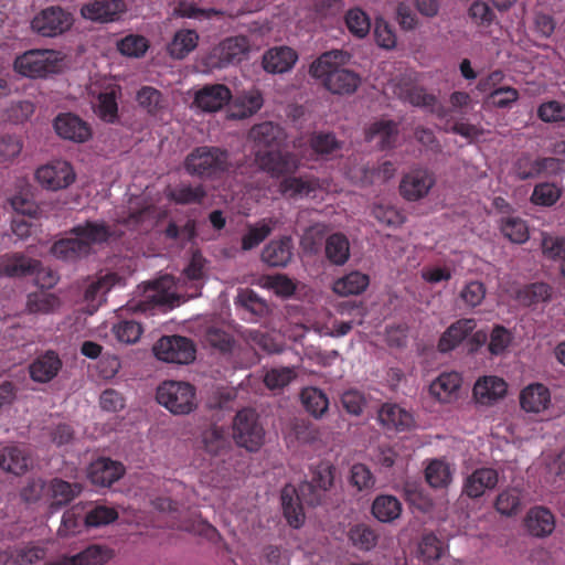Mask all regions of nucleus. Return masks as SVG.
<instances>
[{"label":"nucleus","mask_w":565,"mask_h":565,"mask_svg":"<svg viewBox=\"0 0 565 565\" xmlns=\"http://www.w3.org/2000/svg\"><path fill=\"white\" fill-rule=\"evenodd\" d=\"M334 467L328 461H321L311 469V480L302 482L298 490L286 486L281 490V507L290 526L298 529L305 521L302 503L316 507L321 503L323 493L334 481Z\"/></svg>","instance_id":"obj_1"},{"label":"nucleus","mask_w":565,"mask_h":565,"mask_svg":"<svg viewBox=\"0 0 565 565\" xmlns=\"http://www.w3.org/2000/svg\"><path fill=\"white\" fill-rule=\"evenodd\" d=\"M344 63L342 51H328L311 63L309 73L332 94H353L361 81L355 72L342 67Z\"/></svg>","instance_id":"obj_2"},{"label":"nucleus","mask_w":565,"mask_h":565,"mask_svg":"<svg viewBox=\"0 0 565 565\" xmlns=\"http://www.w3.org/2000/svg\"><path fill=\"white\" fill-rule=\"evenodd\" d=\"M230 152L213 146L194 148L184 160L188 174L202 180L221 178L230 169Z\"/></svg>","instance_id":"obj_3"},{"label":"nucleus","mask_w":565,"mask_h":565,"mask_svg":"<svg viewBox=\"0 0 565 565\" xmlns=\"http://www.w3.org/2000/svg\"><path fill=\"white\" fill-rule=\"evenodd\" d=\"M157 401L174 415H184L195 408V388L186 382L166 381L157 390Z\"/></svg>","instance_id":"obj_4"},{"label":"nucleus","mask_w":565,"mask_h":565,"mask_svg":"<svg viewBox=\"0 0 565 565\" xmlns=\"http://www.w3.org/2000/svg\"><path fill=\"white\" fill-rule=\"evenodd\" d=\"M265 431L252 408L237 412L233 420V438L237 446L248 451H257L264 443Z\"/></svg>","instance_id":"obj_5"},{"label":"nucleus","mask_w":565,"mask_h":565,"mask_svg":"<svg viewBox=\"0 0 565 565\" xmlns=\"http://www.w3.org/2000/svg\"><path fill=\"white\" fill-rule=\"evenodd\" d=\"M58 53L53 50H30L14 60V70L26 77H45L58 71Z\"/></svg>","instance_id":"obj_6"},{"label":"nucleus","mask_w":565,"mask_h":565,"mask_svg":"<svg viewBox=\"0 0 565 565\" xmlns=\"http://www.w3.org/2000/svg\"><path fill=\"white\" fill-rule=\"evenodd\" d=\"M153 352L164 362L189 364L194 361L196 349L192 340L186 337L166 335L154 344Z\"/></svg>","instance_id":"obj_7"},{"label":"nucleus","mask_w":565,"mask_h":565,"mask_svg":"<svg viewBox=\"0 0 565 565\" xmlns=\"http://www.w3.org/2000/svg\"><path fill=\"white\" fill-rule=\"evenodd\" d=\"M34 175L38 183L50 191L67 189L76 180L73 166L65 160H52L41 166Z\"/></svg>","instance_id":"obj_8"},{"label":"nucleus","mask_w":565,"mask_h":565,"mask_svg":"<svg viewBox=\"0 0 565 565\" xmlns=\"http://www.w3.org/2000/svg\"><path fill=\"white\" fill-rule=\"evenodd\" d=\"M255 160L259 168L273 178L295 174L300 167V159L290 151L257 150Z\"/></svg>","instance_id":"obj_9"},{"label":"nucleus","mask_w":565,"mask_h":565,"mask_svg":"<svg viewBox=\"0 0 565 565\" xmlns=\"http://www.w3.org/2000/svg\"><path fill=\"white\" fill-rule=\"evenodd\" d=\"M436 179L426 168H414L405 173L399 182V194L408 202H416L428 195Z\"/></svg>","instance_id":"obj_10"},{"label":"nucleus","mask_w":565,"mask_h":565,"mask_svg":"<svg viewBox=\"0 0 565 565\" xmlns=\"http://www.w3.org/2000/svg\"><path fill=\"white\" fill-rule=\"evenodd\" d=\"M563 161L554 157L532 159L530 156H521L514 171L520 180H530L541 177L556 175L562 171Z\"/></svg>","instance_id":"obj_11"},{"label":"nucleus","mask_w":565,"mask_h":565,"mask_svg":"<svg viewBox=\"0 0 565 565\" xmlns=\"http://www.w3.org/2000/svg\"><path fill=\"white\" fill-rule=\"evenodd\" d=\"M73 24L71 13L60 7L44 9L32 20V29L43 36H56Z\"/></svg>","instance_id":"obj_12"},{"label":"nucleus","mask_w":565,"mask_h":565,"mask_svg":"<svg viewBox=\"0 0 565 565\" xmlns=\"http://www.w3.org/2000/svg\"><path fill=\"white\" fill-rule=\"evenodd\" d=\"M401 98L414 107L435 115L438 119H446L450 114V109L441 105L435 94L428 93L422 86L411 85L405 87L402 90Z\"/></svg>","instance_id":"obj_13"},{"label":"nucleus","mask_w":565,"mask_h":565,"mask_svg":"<svg viewBox=\"0 0 565 565\" xmlns=\"http://www.w3.org/2000/svg\"><path fill=\"white\" fill-rule=\"evenodd\" d=\"M126 11L124 0H90L81 8V15L93 22L108 23L119 19Z\"/></svg>","instance_id":"obj_14"},{"label":"nucleus","mask_w":565,"mask_h":565,"mask_svg":"<svg viewBox=\"0 0 565 565\" xmlns=\"http://www.w3.org/2000/svg\"><path fill=\"white\" fill-rule=\"evenodd\" d=\"M232 99L230 88L224 84H210L195 93L194 105L205 113H215L222 109Z\"/></svg>","instance_id":"obj_15"},{"label":"nucleus","mask_w":565,"mask_h":565,"mask_svg":"<svg viewBox=\"0 0 565 565\" xmlns=\"http://www.w3.org/2000/svg\"><path fill=\"white\" fill-rule=\"evenodd\" d=\"M54 129L60 137L75 142H85L92 136L88 124L71 113L57 115L54 119Z\"/></svg>","instance_id":"obj_16"},{"label":"nucleus","mask_w":565,"mask_h":565,"mask_svg":"<svg viewBox=\"0 0 565 565\" xmlns=\"http://www.w3.org/2000/svg\"><path fill=\"white\" fill-rule=\"evenodd\" d=\"M320 186V181L315 175L290 174L280 180L278 191L287 199L298 200L315 194Z\"/></svg>","instance_id":"obj_17"},{"label":"nucleus","mask_w":565,"mask_h":565,"mask_svg":"<svg viewBox=\"0 0 565 565\" xmlns=\"http://www.w3.org/2000/svg\"><path fill=\"white\" fill-rule=\"evenodd\" d=\"M125 473V467L121 462L109 458H98L93 461L88 468V478L90 482L99 487H110L119 480Z\"/></svg>","instance_id":"obj_18"},{"label":"nucleus","mask_w":565,"mask_h":565,"mask_svg":"<svg viewBox=\"0 0 565 565\" xmlns=\"http://www.w3.org/2000/svg\"><path fill=\"white\" fill-rule=\"evenodd\" d=\"M499 482V473L493 468H478L469 475L462 487V493L470 499L482 497L488 490H492Z\"/></svg>","instance_id":"obj_19"},{"label":"nucleus","mask_w":565,"mask_h":565,"mask_svg":"<svg viewBox=\"0 0 565 565\" xmlns=\"http://www.w3.org/2000/svg\"><path fill=\"white\" fill-rule=\"evenodd\" d=\"M68 235H76L82 242L88 245L92 253L94 245L107 243L113 236L111 227L104 221H85L73 226L68 231Z\"/></svg>","instance_id":"obj_20"},{"label":"nucleus","mask_w":565,"mask_h":565,"mask_svg":"<svg viewBox=\"0 0 565 565\" xmlns=\"http://www.w3.org/2000/svg\"><path fill=\"white\" fill-rule=\"evenodd\" d=\"M199 441L210 456H221L231 448L228 430L217 424H210L202 428Z\"/></svg>","instance_id":"obj_21"},{"label":"nucleus","mask_w":565,"mask_h":565,"mask_svg":"<svg viewBox=\"0 0 565 565\" xmlns=\"http://www.w3.org/2000/svg\"><path fill=\"white\" fill-rule=\"evenodd\" d=\"M294 256V242L290 236L271 239L262 250V260L270 267H286Z\"/></svg>","instance_id":"obj_22"},{"label":"nucleus","mask_w":565,"mask_h":565,"mask_svg":"<svg viewBox=\"0 0 565 565\" xmlns=\"http://www.w3.org/2000/svg\"><path fill=\"white\" fill-rule=\"evenodd\" d=\"M62 367L58 354L52 350L39 355L29 366L30 376L39 383L53 380Z\"/></svg>","instance_id":"obj_23"},{"label":"nucleus","mask_w":565,"mask_h":565,"mask_svg":"<svg viewBox=\"0 0 565 565\" xmlns=\"http://www.w3.org/2000/svg\"><path fill=\"white\" fill-rule=\"evenodd\" d=\"M380 423L387 429L404 431L414 424L413 415L394 403H384L377 414Z\"/></svg>","instance_id":"obj_24"},{"label":"nucleus","mask_w":565,"mask_h":565,"mask_svg":"<svg viewBox=\"0 0 565 565\" xmlns=\"http://www.w3.org/2000/svg\"><path fill=\"white\" fill-rule=\"evenodd\" d=\"M298 60V54L289 46H276L269 49L263 56V67L268 73H285L292 68Z\"/></svg>","instance_id":"obj_25"},{"label":"nucleus","mask_w":565,"mask_h":565,"mask_svg":"<svg viewBox=\"0 0 565 565\" xmlns=\"http://www.w3.org/2000/svg\"><path fill=\"white\" fill-rule=\"evenodd\" d=\"M39 266V260L20 253L6 254L0 257V276H31Z\"/></svg>","instance_id":"obj_26"},{"label":"nucleus","mask_w":565,"mask_h":565,"mask_svg":"<svg viewBox=\"0 0 565 565\" xmlns=\"http://www.w3.org/2000/svg\"><path fill=\"white\" fill-rule=\"evenodd\" d=\"M460 386V374L457 372H446L431 382L429 393L440 403H451L457 399Z\"/></svg>","instance_id":"obj_27"},{"label":"nucleus","mask_w":565,"mask_h":565,"mask_svg":"<svg viewBox=\"0 0 565 565\" xmlns=\"http://www.w3.org/2000/svg\"><path fill=\"white\" fill-rule=\"evenodd\" d=\"M524 524L531 535L545 537L555 529V516L547 508L534 507L526 513Z\"/></svg>","instance_id":"obj_28"},{"label":"nucleus","mask_w":565,"mask_h":565,"mask_svg":"<svg viewBox=\"0 0 565 565\" xmlns=\"http://www.w3.org/2000/svg\"><path fill=\"white\" fill-rule=\"evenodd\" d=\"M520 404L526 413H541L551 405V392L541 383L530 384L522 390Z\"/></svg>","instance_id":"obj_29"},{"label":"nucleus","mask_w":565,"mask_h":565,"mask_svg":"<svg viewBox=\"0 0 565 565\" xmlns=\"http://www.w3.org/2000/svg\"><path fill=\"white\" fill-rule=\"evenodd\" d=\"M507 383L497 376H484L476 382L473 397L483 405H490L507 393Z\"/></svg>","instance_id":"obj_30"},{"label":"nucleus","mask_w":565,"mask_h":565,"mask_svg":"<svg viewBox=\"0 0 565 565\" xmlns=\"http://www.w3.org/2000/svg\"><path fill=\"white\" fill-rule=\"evenodd\" d=\"M473 319H459L450 324L438 342L440 352H449L458 347L476 328Z\"/></svg>","instance_id":"obj_31"},{"label":"nucleus","mask_w":565,"mask_h":565,"mask_svg":"<svg viewBox=\"0 0 565 565\" xmlns=\"http://www.w3.org/2000/svg\"><path fill=\"white\" fill-rule=\"evenodd\" d=\"M30 457L25 448L19 445L6 446L0 450V469L20 476L29 468Z\"/></svg>","instance_id":"obj_32"},{"label":"nucleus","mask_w":565,"mask_h":565,"mask_svg":"<svg viewBox=\"0 0 565 565\" xmlns=\"http://www.w3.org/2000/svg\"><path fill=\"white\" fill-rule=\"evenodd\" d=\"M249 137L259 148L258 150L262 148L276 150L275 148H278L285 138L282 129L270 121L255 125L249 131Z\"/></svg>","instance_id":"obj_33"},{"label":"nucleus","mask_w":565,"mask_h":565,"mask_svg":"<svg viewBox=\"0 0 565 565\" xmlns=\"http://www.w3.org/2000/svg\"><path fill=\"white\" fill-rule=\"evenodd\" d=\"M52 253L56 258L66 262H76L90 254L88 245L76 235H70L55 242L52 246Z\"/></svg>","instance_id":"obj_34"},{"label":"nucleus","mask_w":565,"mask_h":565,"mask_svg":"<svg viewBox=\"0 0 565 565\" xmlns=\"http://www.w3.org/2000/svg\"><path fill=\"white\" fill-rule=\"evenodd\" d=\"M166 196L169 201L179 205L201 204L206 198V190L202 184L192 185L181 182L168 188Z\"/></svg>","instance_id":"obj_35"},{"label":"nucleus","mask_w":565,"mask_h":565,"mask_svg":"<svg viewBox=\"0 0 565 565\" xmlns=\"http://www.w3.org/2000/svg\"><path fill=\"white\" fill-rule=\"evenodd\" d=\"M375 138H379L382 150L394 148L398 138V124L391 119L373 122L366 131V139L371 141Z\"/></svg>","instance_id":"obj_36"},{"label":"nucleus","mask_w":565,"mask_h":565,"mask_svg":"<svg viewBox=\"0 0 565 565\" xmlns=\"http://www.w3.org/2000/svg\"><path fill=\"white\" fill-rule=\"evenodd\" d=\"M120 94V87L117 85H109L98 94L95 111L100 119L107 122L116 121L118 118L117 98Z\"/></svg>","instance_id":"obj_37"},{"label":"nucleus","mask_w":565,"mask_h":565,"mask_svg":"<svg viewBox=\"0 0 565 565\" xmlns=\"http://www.w3.org/2000/svg\"><path fill=\"white\" fill-rule=\"evenodd\" d=\"M309 146L315 154L329 160L341 151L343 142L333 132L315 131L309 138Z\"/></svg>","instance_id":"obj_38"},{"label":"nucleus","mask_w":565,"mask_h":565,"mask_svg":"<svg viewBox=\"0 0 565 565\" xmlns=\"http://www.w3.org/2000/svg\"><path fill=\"white\" fill-rule=\"evenodd\" d=\"M199 43V34L195 30L182 29L174 33L172 41L168 44V52L175 60H183Z\"/></svg>","instance_id":"obj_39"},{"label":"nucleus","mask_w":565,"mask_h":565,"mask_svg":"<svg viewBox=\"0 0 565 565\" xmlns=\"http://www.w3.org/2000/svg\"><path fill=\"white\" fill-rule=\"evenodd\" d=\"M249 42L246 36H232L223 40L216 49L223 64L236 63L248 52Z\"/></svg>","instance_id":"obj_40"},{"label":"nucleus","mask_w":565,"mask_h":565,"mask_svg":"<svg viewBox=\"0 0 565 565\" xmlns=\"http://www.w3.org/2000/svg\"><path fill=\"white\" fill-rule=\"evenodd\" d=\"M276 224L274 218H263L256 224H249L242 237V249L247 252L257 247L271 234Z\"/></svg>","instance_id":"obj_41"},{"label":"nucleus","mask_w":565,"mask_h":565,"mask_svg":"<svg viewBox=\"0 0 565 565\" xmlns=\"http://www.w3.org/2000/svg\"><path fill=\"white\" fill-rule=\"evenodd\" d=\"M82 491L79 483H71L58 478H54L50 482V493L52 498L51 508L60 509L68 504Z\"/></svg>","instance_id":"obj_42"},{"label":"nucleus","mask_w":565,"mask_h":565,"mask_svg":"<svg viewBox=\"0 0 565 565\" xmlns=\"http://www.w3.org/2000/svg\"><path fill=\"white\" fill-rule=\"evenodd\" d=\"M402 503L394 495H377L372 503V514L380 522L388 523L399 518Z\"/></svg>","instance_id":"obj_43"},{"label":"nucleus","mask_w":565,"mask_h":565,"mask_svg":"<svg viewBox=\"0 0 565 565\" xmlns=\"http://www.w3.org/2000/svg\"><path fill=\"white\" fill-rule=\"evenodd\" d=\"M326 257L337 266L347 263L350 257V243L347 236L342 233L331 234L326 241Z\"/></svg>","instance_id":"obj_44"},{"label":"nucleus","mask_w":565,"mask_h":565,"mask_svg":"<svg viewBox=\"0 0 565 565\" xmlns=\"http://www.w3.org/2000/svg\"><path fill=\"white\" fill-rule=\"evenodd\" d=\"M264 99L259 90L243 92L234 98V117L243 119L256 114L263 106Z\"/></svg>","instance_id":"obj_45"},{"label":"nucleus","mask_w":565,"mask_h":565,"mask_svg":"<svg viewBox=\"0 0 565 565\" xmlns=\"http://www.w3.org/2000/svg\"><path fill=\"white\" fill-rule=\"evenodd\" d=\"M300 398L306 411L315 418H321L329 408V399L323 391L317 387H305Z\"/></svg>","instance_id":"obj_46"},{"label":"nucleus","mask_w":565,"mask_h":565,"mask_svg":"<svg viewBox=\"0 0 565 565\" xmlns=\"http://www.w3.org/2000/svg\"><path fill=\"white\" fill-rule=\"evenodd\" d=\"M499 227L502 235L514 244H523L530 237L527 224L520 216L501 217Z\"/></svg>","instance_id":"obj_47"},{"label":"nucleus","mask_w":565,"mask_h":565,"mask_svg":"<svg viewBox=\"0 0 565 565\" xmlns=\"http://www.w3.org/2000/svg\"><path fill=\"white\" fill-rule=\"evenodd\" d=\"M369 286V276L352 271L333 284V291L340 296L359 295Z\"/></svg>","instance_id":"obj_48"},{"label":"nucleus","mask_w":565,"mask_h":565,"mask_svg":"<svg viewBox=\"0 0 565 565\" xmlns=\"http://www.w3.org/2000/svg\"><path fill=\"white\" fill-rule=\"evenodd\" d=\"M174 14L183 19L203 21L211 20L214 17L221 18L224 15V12L214 8L203 9L192 1L180 0L174 8Z\"/></svg>","instance_id":"obj_49"},{"label":"nucleus","mask_w":565,"mask_h":565,"mask_svg":"<svg viewBox=\"0 0 565 565\" xmlns=\"http://www.w3.org/2000/svg\"><path fill=\"white\" fill-rule=\"evenodd\" d=\"M111 556L110 550L97 544H92L76 555L70 556V558L73 565H103L108 562Z\"/></svg>","instance_id":"obj_50"},{"label":"nucleus","mask_w":565,"mask_h":565,"mask_svg":"<svg viewBox=\"0 0 565 565\" xmlns=\"http://www.w3.org/2000/svg\"><path fill=\"white\" fill-rule=\"evenodd\" d=\"M61 305L60 299L44 289L28 296L26 307L31 313H50Z\"/></svg>","instance_id":"obj_51"},{"label":"nucleus","mask_w":565,"mask_h":565,"mask_svg":"<svg viewBox=\"0 0 565 565\" xmlns=\"http://www.w3.org/2000/svg\"><path fill=\"white\" fill-rule=\"evenodd\" d=\"M425 478L433 488H445L451 482V471L443 460H431L425 470Z\"/></svg>","instance_id":"obj_52"},{"label":"nucleus","mask_w":565,"mask_h":565,"mask_svg":"<svg viewBox=\"0 0 565 565\" xmlns=\"http://www.w3.org/2000/svg\"><path fill=\"white\" fill-rule=\"evenodd\" d=\"M205 342L223 355H232L236 350V341L232 334L218 328L206 331Z\"/></svg>","instance_id":"obj_53"},{"label":"nucleus","mask_w":565,"mask_h":565,"mask_svg":"<svg viewBox=\"0 0 565 565\" xmlns=\"http://www.w3.org/2000/svg\"><path fill=\"white\" fill-rule=\"evenodd\" d=\"M352 544L361 551H370L376 546L379 535L366 524H356L349 532Z\"/></svg>","instance_id":"obj_54"},{"label":"nucleus","mask_w":565,"mask_h":565,"mask_svg":"<svg viewBox=\"0 0 565 565\" xmlns=\"http://www.w3.org/2000/svg\"><path fill=\"white\" fill-rule=\"evenodd\" d=\"M552 288L545 282H533L519 291V299L525 306L545 302L551 298Z\"/></svg>","instance_id":"obj_55"},{"label":"nucleus","mask_w":565,"mask_h":565,"mask_svg":"<svg viewBox=\"0 0 565 565\" xmlns=\"http://www.w3.org/2000/svg\"><path fill=\"white\" fill-rule=\"evenodd\" d=\"M111 331L119 342L132 344L139 341L143 329L141 324L135 320L122 319L113 326Z\"/></svg>","instance_id":"obj_56"},{"label":"nucleus","mask_w":565,"mask_h":565,"mask_svg":"<svg viewBox=\"0 0 565 565\" xmlns=\"http://www.w3.org/2000/svg\"><path fill=\"white\" fill-rule=\"evenodd\" d=\"M495 510L507 516L516 514L521 509L520 491L515 488L505 489L497 497Z\"/></svg>","instance_id":"obj_57"},{"label":"nucleus","mask_w":565,"mask_h":565,"mask_svg":"<svg viewBox=\"0 0 565 565\" xmlns=\"http://www.w3.org/2000/svg\"><path fill=\"white\" fill-rule=\"evenodd\" d=\"M561 198V189L554 183L542 182L534 186L531 202L535 205L552 206Z\"/></svg>","instance_id":"obj_58"},{"label":"nucleus","mask_w":565,"mask_h":565,"mask_svg":"<svg viewBox=\"0 0 565 565\" xmlns=\"http://www.w3.org/2000/svg\"><path fill=\"white\" fill-rule=\"evenodd\" d=\"M349 31L358 38L365 36L371 28L370 18L360 8L350 9L344 17Z\"/></svg>","instance_id":"obj_59"},{"label":"nucleus","mask_w":565,"mask_h":565,"mask_svg":"<svg viewBox=\"0 0 565 565\" xmlns=\"http://www.w3.org/2000/svg\"><path fill=\"white\" fill-rule=\"evenodd\" d=\"M117 49L125 56L141 57L149 49V42L142 35L130 34L118 41Z\"/></svg>","instance_id":"obj_60"},{"label":"nucleus","mask_w":565,"mask_h":565,"mask_svg":"<svg viewBox=\"0 0 565 565\" xmlns=\"http://www.w3.org/2000/svg\"><path fill=\"white\" fill-rule=\"evenodd\" d=\"M373 216L388 227H398L405 222V215L395 206L376 204L372 211Z\"/></svg>","instance_id":"obj_61"},{"label":"nucleus","mask_w":565,"mask_h":565,"mask_svg":"<svg viewBox=\"0 0 565 565\" xmlns=\"http://www.w3.org/2000/svg\"><path fill=\"white\" fill-rule=\"evenodd\" d=\"M418 552L422 558L426 562L437 561L441 557L445 552L443 541H440L435 534H426L423 536Z\"/></svg>","instance_id":"obj_62"},{"label":"nucleus","mask_w":565,"mask_h":565,"mask_svg":"<svg viewBox=\"0 0 565 565\" xmlns=\"http://www.w3.org/2000/svg\"><path fill=\"white\" fill-rule=\"evenodd\" d=\"M137 100L151 115H156L163 107L161 92L150 86H143L137 93Z\"/></svg>","instance_id":"obj_63"},{"label":"nucleus","mask_w":565,"mask_h":565,"mask_svg":"<svg viewBox=\"0 0 565 565\" xmlns=\"http://www.w3.org/2000/svg\"><path fill=\"white\" fill-rule=\"evenodd\" d=\"M340 401L345 412L353 416H360L366 406L365 395L356 388L344 391Z\"/></svg>","instance_id":"obj_64"}]
</instances>
